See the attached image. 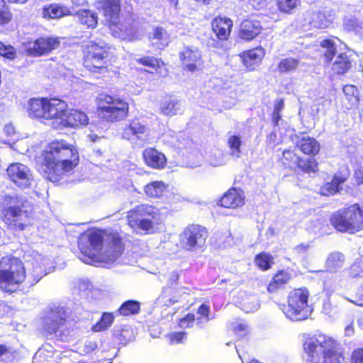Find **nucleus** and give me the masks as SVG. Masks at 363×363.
Listing matches in <instances>:
<instances>
[{"instance_id":"5fc2aeb1","label":"nucleus","mask_w":363,"mask_h":363,"mask_svg":"<svg viewBox=\"0 0 363 363\" xmlns=\"http://www.w3.org/2000/svg\"><path fill=\"white\" fill-rule=\"evenodd\" d=\"M50 349H52V347L50 345H45L42 348H40L38 351L35 353L34 358L35 359H39L43 358L45 360L50 362L52 357V354L50 351H49Z\"/></svg>"},{"instance_id":"bf43d9fd","label":"nucleus","mask_w":363,"mask_h":363,"mask_svg":"<svg viewBox=\"0 0 363 363\" xmlns=\"http://www.w3.org/2000/svg\"><path fill=\"white\" fill-rule=\"evenodd\" d=\"M184 332L172 333L168 335V338L172 344H177L183 342L185 338Z\"/></svg>"},{"instance_id":"7c9ffc66","label":"nucleus","mask_w":363,"mask_h":363,"mask_svg":"<svg viewBox=\"0 0 363 363\" xmlns=\"http://www.w3.org/2000/svg\"><path fill=\"white\" fill-rule=\"evenodd\" d=\"M150 40L152 45H155L157 48L162 49L167 46L169 42V36L167 31L162 27H157L154 29Z\"/></svg>"},{"instance_id":"f8f14e48","label":"nucleus","mask_w":363,"mask_h":363,"mask_svg":"<svg viewBox=\"0 0 363 363\" xmlns=\"http://www.w3.org/2000/svg\"><path fill=\"white\" fill-rule=\"evenodd\" d=\"M207 236L208 233L205 228L199 225H191L181 234L180 240L186 250H195L205 245Z\"/></svg>"},{"instance_id":"6e6d98bb","label":"nucleus","mask_w":363,"mask_h":363,"mask_svg":"<svg viewBox=\"0 0 363 363\" xmlns=\"http://www.w3.org/2000/svg\"><path fill=\"white\" fill-rule=\"evenodd\" d=\"M0 55L9 60H13L16 57V50L12 46L0 42Z\"/></svg>"},{"instance_id":"6e6552de","label":"nucleus","mask_w":363,"mask_h":363,"mask_svg":"<svg viewBox=\"0 0 363 363\" xmlns=\"http://www.w3.org/2000/svg\"><path fill=\"white\" fill-rule=\"evenodd\" d=\"M96 110L100 118L108 122H117L125 118L129 105L123 99L101 94L97 98Z\"/></svg>"},{"instance_id":"f03ea898","label":"nucleus","mask_w":363,"mask_h":363,"mask_svg":"<svg viewBox=\"0 0 363 363\" xmlns=\"http://www.w3.org/2000/svg\"><path fill=\"white\" fill-rule=\"evenodd\" d=\"M42 158L44 177L52 182L64 179L78 163L77 151L65 140L49 143L42 152Z\"/></svg>"},{"instance_id":"f704fd0d","label":"nucleus","mask_w":363,"mask_h":363,"mask_svg":"<svg viewBox=\"0 0 363 363\" xmlns=\"http://www.w3.org/2000/svg\"><path fill=\"white\" fill-rule=\"evenodd\" d=\"M181 104L178 101L170 99L163 101L160 105V111L163 115L172 116L177 114L180 111Z\"/></svg>"},{"instance_id":"58836bf2","label":"nucleus","mask_w":363,"mask_h":363,"mask_svg":"<svg viewBox=\"0 0 363 363\" xmlns=\"http://www.w3.org/2000/svg\"><path fill=\"white\" fill-rule=\"evenodd\" d=\"M299 157L291 150H284L282 153L281 162L284 166L289 168H294L297 166Z\"/></svg>"},{"instance_id":"20e7f679","label":"nucleus","mask_w":363,"mask_h":363,"mask_svg":"<svg viewBox=\"0 0 363 363\" xmlns=\"http://www.w3.org/2000/svg\"><path fill=\"white\" fill-rule=\"evenodd\" d=\"M308 363H343L338 345L331 337L317 334L307 337L303 343Z\"/></svg>"},{"instance_id":"052dcab7","label":"nucleus","mask_w":363,"mask_h":363,"mask_svg":"<svg viewBox=\"0 0 363 363\" xmlns=\"http://www.w3.org/2000/svg\"><path fill=\"white\" fill-rule=\"evenodd\" d=\"M359 26V22L355 18H346L344 20V27L346 30H354Z\"/></svg>"},{"instance_id":"4d7b16f0","label":"nucleus","mask_w":363,"mask_h":363,"mask_svg":"<svg viewBox=\"0 0 363 363\" xmlns=\"http://www.w3.org/2000/svg\"><path fill=\"white\" fill-rule=\"evenodd\" d=\"M343 91L345 94L348 96L350 100L354 99L355 101H357L358 90L355 86L350 84L345 85L343 87Z\"/></svg>"},{"instance_id":"864d4df0","label":"nucleus","mask_w":363,"mask_h":363,"mask_svg":"<svg viewBox=\"0 0 363 363\" xmlns=\"http://www.w3.org/2000/svg\"><path fill=\"white\" fill-rule=\"evenodd\" d=\"M210 308L206 304H202L199 306L197 311V314L199 315L198 318V324L207 323L209 319Z\"/></svg>"},{"instance_id":"412c9836","label":"nucleus","mask_w":363,"mask_h":363,"mask_svg":"<svg viewBox=\"0 0 363 363\" xmlns=\"http://www.w3.org/2000/svg\"><path fill=\"white\" fill-rule=\"evenodd\" d=\"M89 123L87 115L81 111L72 109L67 111L62 127H79L86 125Z\"/></svg>"},{"instance_id":"0e129e2a","label":"nucleus","mask_w":363,"mask_h":363,"mask_svg":"<svg viewBox=\"0 0 363 363\" xmlns=\"http://www.w3.org/2000/svg\"><path fill=\"white\" fill-rule=\"evenodd\" d=\"M247 325L244 323H235L233 327L234 331L240 334V336H242L245 334L247 330Z\"/></svg>"},{"instance_id":"3c124183","label":"nucleus","mask_w":363,"mask_h":363,"mask_svg":"<svg viewBox=\"0 0 363 363\" xmlns=\"http://www.w3.org/2000/svg\"><path fill=\"white\" fill-rule=\"evenodd\" d=\"M176 302L172 299L167 291H162L156 300V304L159 306H170Z\"/></svg>"},{"instance_id":"a878e982","label":"nucleus","mask_w":363,"mask_h":363,"mask_svg":"<svg viewBox=\"0 0 363 363\" xmlns=\"http://www.w3.org/2000/svg\"><path fill=\"white\" fill-rule=\"evenodd\" d=\"M46 98H33L28 102L27 112L31 118H45Z\"/></svg>"},{"instance_id":"a19ab883","label":"nucleus","mask_w":363,"mask_h":363,"mask_svg":"<svg viewBox=\"0 0 363 363\" xmlns=\"http://www.w3.org/2000/svg\"><path fill=\"white\" fill-rule=\"evenodd\" d=\"M140 310V303L136 301H127L122 304L119 311L121 315H128L138 313Z\"/></svg>"},{"instance_id":"680f3d73","label":"nucleus","mask_w":363,"mask_h":363,"mask_svg":"<svg viewBox=\"0 0 363 363\" xmlns=\"http://www.w3.org/2000/svg\"><path fill=\"white\" fill-rule=\"evenodd\" d=\"M351 363H363V348H359L352 352Z\"/></svg>"},{"instance_id":"a211bd4d","label":"nucleus","mask_w":363,"mask_h":363,"mask_svg":"<svg viewBox=\"0 0 363 363\" xmlns=\"http://www.w3.org/2000/svg\"><path fill=\"white\" fill-rule=\"evenodd\" d=\"M244 192L240 189H230L221 198L220 205L228 208H238L245 204Z\"/></svg>"},{"instance_id":"de8ad7c7","label":"nucleus","mask_w":363,"mask_h":363,"mask_svg":"<svg viewBox=\"0 0 363 363\" xmlns=\"http://www.w3.org/2000/svg\"><path fill=\"white\" fill-rule=\"evenodd\" d=\"M300 4V0H278V6L281 11L290 13Z\"/></svg>"},{"instance_id":"4be33fe9","label":"nucleus","mask_w":363,"mask_h":363,"mask_svg":"<svg viewBox=\"0 0 363 363\" xmlns=\"http://www.w3.org/2000/svg\"><path fill=\"white\" fill-rule=\"evenodd\" d=\"M65 321L63 313L52 311L44 319V329L48 334L56 333L63 325Z\"/></svg>"},{"instance_id":"423d86ee","label":"nucleus","mask_w":363,"mask_h":363,"mask_svg":"<svg viewBox=\"0 0 363 363\" xmlns=\"http://www.w3.org/2000/svg\"><path fill=\"white\" fill-rule=\"evenodd\" d=\"M26 277L25 267L16 257H3L0 260V289L13 292Z\"/></svg>"},{"instance_id":"72a5a7b5","label":"nucleus","mask_w":363,"mask_h":363,"mask_svg":"<svg viewBox=\"0 0 363 363\" xmlns=\"http://www.w3.org/2000/svg\"><path fill=\"white\" fill-rule=\"evenodd\" d=\"M80 23L87 28H94L97 25L98 18L96 15L90 10H82L77 13Z\"/></svg>"},{"instance_id":"79ce46f5","label":"nucleus","mask_w":363,"mask_h":363,"mask_svg":"<svg viewBox=\"0 0 363 363\" xmlns=\"http://www.w3.org/2000/svg\"><path fill=\"white\" fill-rule=\"evenodd\" d=\"M255 263L262 270H267L273 264V257L268 253L262 252L256 257Z\"/></svg>"},{"instance_id":"6ab92c4d","label":"nucleus","mask_w":363,"mask_h":363,"mask_svg":"<svg viewBox=\"0 0 363 363\" xmlns=\"http://www.w3.org/2000/svg\"><path fill=\"white\" fill-rule=\"evenodd\" d=\"M262 27L259 21L247 19L240 25V37L245 40H251L257 37L262 31Z\"/></svg>"},{"instance_id":"b1692460","label":"nucleus","mask_w":363,"mask_h":363,"mask_svg":"<svg viewBox=\"0 0 363 363\" xmlns=\"http://www.w3.org/2000/svg\"><path fill=\"white\" fill-rule=\"evenodd\" d=\"M233 21L230 18H216L212 21V29L220 40H226L231 31Z\"/></svg>"},{"instance_id":"393cba45","label":"nucleus","mask_w":363,"mask_h":363,"mask_svg":"<svg viewBox=\"0 0 363 363\" xmlns=\"http://www.w3.org/2000/svg\"><path fill=\"white\" fill-rule=\"evenodd\" d=\"M147 128L139 119L133 120L130 124L124 128L122 135L123 138L132 140L134 137L142 138L146 135Z\"/></svg>"},{"instance_id":"4468645a","label":"nucleus","mask_w":363,"mask_h":363,"mask_svg":"<svg viewBox=\"0 0 363 363\" xmlns=\"http://www.w3.org/2000/svg\"><path fill=\"white\" fill-rule=\"evenodd\" d=\"M67 110L65 101L56 98L46 99L45 120H52V126L55 128L62 127Z\"/></svg>"},{"instance_id":"603ef678","label":"nucleus","mask_w":363,"mask_h":363,"mask_svg":"<svg viewBox=\"0 0 363 363\" xmlns=\"http://www.w3.org/2000/svg\"><path fill=\"white\" fill-rule=\"evenodd\" d=\"M349 276L352 278L363 277V261L353 264L348 269Z\"/></svg>"},{"instance_id":"1a4fd4ad","label":"nucleus","mask_w":363,"mask_h":363,"mask_svg":"<svg viewBox=\"0 0 363 363\" xmlns=\"http://www.w3.org/2000/svg\"><path fill=\"white\" fill-rule=\"evenodd\" d=\"M309 293L306 289H298L290 293L287 306L282 311L286 318L294 321H301L308 318L312 309L308 305Z\"/></svg>"},{"instance_id":"39448f33","label":"nucleus","mask_w":363,"mask_h":363,"mask_svg":"<svg viewBox=\"0 0 363 363\" xmlns=\"http://www.w3.org/2000/svg\"><path fill=\"white\" fill-rule=\"evenodd\" d=\"M33 208L23 197L5 194L0 199V216L12 228L23 230L30 223Z\"/></svg>"},{"instance_id":"a18cd8bd","label":"nucleus","mask_w":363,"mask_h":363,"mask_svg":"<svg viewBox=\"0 0 363 363\" xmlns=\"http://www.w3.org/2000/svg\"><path fill=\"white\" fill-rule=\"evenodd\" d=\"M305 172H315L318 170V164L314 159H298L297 166Z\"/></svg>"},{"instance_id":"9d476101","label":"nucleus","mask_w":363,"mask_h":363,"mask_svg":"<svg viewBox=\"0 0 363 363\" xmlns=\"http://www.w3.org/2000/svg\"><path fill=\"white\" fill-rule=\"evenodd\" d=\"M161 220V213L156 207L141 204L128 212V224L132 228H140L148 231Z\"/></svg>"},{"instance_id":"f257e3e1","label":"nucleus","mask_w":363,"mask_h":363,"mask_svg":"<svg viewBox=\"0 0 363 363\" xmlns=\"http://www.w3.org/2000/svg\"><path fill=\"white\" fill-rule=\"evenodd\" d=\"M79 247L84 256L80 259L87 264H113L124 250L117 233L103 230H94L83 235Z\"/></svg>"},{"instance_id":"bb28decb","label":"nucleus","mask_w":363,"mask_h":363,"mask_svg":"<svg viewBox=\"0 0 363 363\" xmlns=\"http://www.w3.org/2000/svg\"><path fill=\"white\" fill-rule=\"evenodd\" d=\"M347 179V174L342 172L337 173L334 175L330 182L325 183L320 189V194L323 196L333 195L339 191L340 186L343 184Z\"/></svg>"},{"instance_id":"7ed1b4c3","label":"nucleus","mask_w":363,"mask_h":363,"mask_svg":"<svg viewBox=\"0 0 363 363\" xmlns=\"http://www.w3.org/2000/svg\"><path fill=\"white\" fill-rule=\"evenodd\" d=\"M99 9L104 12L106 23L113 35L123 40H140L147 30V24L131 18L119 21V0H104L99 2Z\"/></svg>"},{"instance_id":"338daca9","label":"nucleus","mask_w":363,"mask_h":363,"mask_svg":"<svg viewBox=\"0 0 363 363\" xmlns=\"http://www.w3.org/2000/svg\"><path fill=\"white\" fill-rule=\"evenodd\" d=\"M84 347V352L87 354H89L97 348V344L94 341L88 340L85 342Z\"/></svg>"},{"instance_id":"dca6fc26","label":"nucleus","mask_w":363,"mask_h":363,"mask_svg":"<svg viewBox=\"0 0 363 363\" xmlns=\"http://www.w3.org/2000/svg\"><path fill=\"white\" fill-rule=\"evenodd\" d=\"M60 43L57 38H40L29 43L26 50L29 55L40 56L57 48Z\"/></svg>"},{"instance_id":"2eb2a0df","label":"nucleus","mask_w":363,"mask_h":363,"mask_svg":"<svg viewBox=\"0 0 363 363\" xmlns=\"http://www.w3.org/2000/svg\"><path fill=\"white\" fill-rule=\"evenodd\" d=\"M6 171L10 179L20 188L30 186L33 180L30 169L21 163L10 164Z\"/></svg>"},{"instance_id":"37998d69","label":"nucleus","mask_w":363,"mask_h":363,"mask_svg":"<svg viewBox=\"0 0 363 363\" xmlns=\"http://www.w3.org/2000/svg\"><path fill=\"white\" fill-rule=\"evenodd\" d=\"M242 309L245 313L254 312L258 310L259 304L256 296L247 297L242 301Z\"/></svg>"},{"instance_id":"c85d7f7f","label":"nucleus","mask_w":363,"mask_h":363,"mask_svg":"<svg viewBox=\"0 0 363 363\" xmlns=\"http://www.w3.org/2000/svg\"><path fill=\"white\" fill-rule=\"evenodd\" d=\"M296 146L306 155H316L320 150L319 143L313 138L303 136L296 142Z\"/></svg>"},{"instance_id":"ddd939ff","label":"nucleus","mask_w":363,"mask_h":363,"mask_svg":"<svg viewBox=\"0 0 363 363\" xmlns=\"http://www.w3.org/2000/svg\"><path fill=\"white\" fill-rule=\"evenodd\" d=\"M51 261L50 259L35 253L32 260L28 261L27 264L31 265V268H28V280L30 284L38 283L43 277L48 274L51 271Z\"/></svg>"},{"instance_id":"09e8293b","label":"nucleus","mask_w":363,"mask_h":363,"mask_svg":"<svg viewBox=\"0 0 363 363\" xmlns=\"http://www.w3.org/2000/svg\"><path fill=\"white\" fill-rule=\"evenodd\" d=\"M228 143L231 150V155L234 157H239L241 145V140L240 137L232 135L228 138Z\"/></svg>"},{"instance_id":"2f4dec72","label":"nucleus","mask_w":363,"mask_h":363,"mask_svg":"<svg viewBox=\"0 0 363 363\" xmlns=\"http://www.w3.org/2000/svg\"><path fill=\"white\" fill-rule=\"evenodd\" d=\"M167 189V185L162 181H155L144 187L146 196L151 198L161 197Z\"/></svg>"},{"instance_id":"5701e85b","label":"nucleus","mask_w":363,"mask_h":363,"mask_svg":"<svg viewBox=\"0 0 363 363\" xmlns=\"http://www.w3.org/2000/svg\"><path fill=\"white\" fill-rule=\"evenodd\" d=\"M264 50L260 47L245 52L242 55V62L249 70H254L262 62Z\"/></svg>"},{"instance_id":"9b49d317","label":"nucleus","mask_w":363,"mask_h":363,"mask_svg":"<svg viewBox=\"0 0 363 363\" xmlns=\"http://www.w3.org/2000/svg\"><path fill=\"white\" fill-rule=\"evenodd\" d=\"M108 47L101 40L90 41L86 46V54L84 58V67L89 71L96 72L98 70H106L104 59L107 57Z\"/></svg>"},{"instance_id":"49530a36","label":"nucleus","mask_w":363,"mask_h":363,"mask_svg":"<svg viewBox=\"0 0 363 363\" xmlns=\"http://www.w3.org/2000/svg\"><path fill=\"white\" fill-rule=\"evenodd\" d=\"M137 62L140 64L150 67L152 69H159L164 66L163 62L160 60L151 57H143L137 60Z\"/></svg>"},{"instance_id":"c9c22d12","label":"nucleus","mask_w":363,"mask_h":363,"mask_svg":"<svg viewBox=\"0 0 363 363\" xmlns=\"http://www.w3.org/2000/svg\"><path fill=\"white\" fill-rule=\"evenodd\" d=\"M290 279L291 276L289 272L280 271L274 275L273 281L268 286V290L271 292L275 291L277 288L286 284Z\"/></svg>"},{"instance_id":"473e14b6","label":"nucleus","mask_w":363,"mask_h":363,"mask_svg":"<svg viewBox=\"0 0 363 363\" xmlns=\"http://www.w3.org/2000/svg\"><path fill=\"white\" fill-rule=\"evenodd\" d=\"M345 262L344 255L338 252H332L326 261V267L328 271L335 272L342 268Z\"/></svg>"},{"instance_id":"13d9d810","label":"nucleus","mask_w":363,"mask_h":363,"mask_svg":"<svg viewBox=\"0 0 363 363\" xmlns=\"http://www.w3.org/2000/svg\"><path fill=\"white\" fill-rule=\"evenodd\" d=\"M211 165L213 167H218L225 164L224 158L222 154L219 152L212 155L209 158Z\"/></svg>"},{"instance_id":"cd10ccee","label":"nucleus","mask_w":363,"mask_h":363,"mask_svg":"<svg viewBox=\"0 0 363 363\" xmlns=\"http://www.w3.org/2000/svg\"><path fill=\"white\" fill-rule=\"evenodd\" d=\"M43 15L45 18H60L72 15V11L65 6L52 4L45 6L43 9Z\"/></svg>"},{"instance_id":"ea45409f","label":"nucleus","mask_w":363,"mask_h":363,"mask_svg":"<svg viewBox=\"0 0 363 363\" xmlns=\"http://www.w3.org/2000/svg\"><path fill=\"white\" fill-rule=\"evenodd\" d=\"M113 321V316L111 313H104L100 320L92 328L94 332H100L110 327Z\"/></svg>"},{"instance_id":"e2e57ef3","label":"nucleus","mask_w":363,"mask_h":363,"mask_svg":"<svg viewBox=\"0 0 363 363\" xmlns=\"http://www.w3.org/2000/svg\"><path fill=\"white\" fill-rule=\"evenodd\" d=\"M194 320L195 318L194 314H188L184 318L180 320L179 326L184 328L191 327Z\"/></svg>"},{"instance_id":"4c0bfd02","label":"nucleus","mask_w":363,"mask_h":363,"mask_svg":"<svg viewBox=\"0 0 363 363\" xmlns=\"http://www.w3.org/2000/svg\"><path fill=\"white\" fill-rule=\"evenodd\" d=\"M332 19L326 16L325 13L321 11L313 13L310 23L312 26L318 28H324L329 26Z\"/></svg>"},{"instance_id":"774afa93","label":"nucleus","mask_w":363,"mask_h":363,"mask_svg":"<svg viewBox=\"0 0 363 363\" xmlns=\"http://www.w3.org/2000/svg\"><path fill=\"white\" fill-rule=\"evenodd\" d=\"M4 131L8 136H12L15 134L16 130L14 126L9 123L4 126Z\"/></svg>"},{"instance_id":"c03bdc74","label":"nucleus","mask_w":363,"mask_h":363,"mask_svg":"<svg viewBox=\"0 0 363 363\" xmlns=\"http://www.w3.org/2000/svg\"><path fill=\"white\" fill-rule=\"evenodd\" d=\"M320 45L325 49L324 51V57L327 61H330L336 54V48L335 43L330 40H324L321 42Z\"/></svg>"},{"instance_id":"aec40b11","label":"nucleus","mask_w":363,"mask_h":363,"mask_svg":"<svg viewBox=\"0 0 363 363\" xmlns=\"http://www.w3.org/2000/svg\"><path fill=\"white\" fill-rule=\"evenodd\" d=\"M143 158L147 165L154 169H162L167 160L164 154L155 148H147L143 151Z\"/></svg>"},{"instance_id":"f3484780","label":"nucleus","mask_w":363,"mask_h":363,"mask_svg":"<svg viewBox=\"0 0 363 363\" xmlns=\"http://www.w3.org/2000/svg\"><path fill=\"white\" fill-rule=\"evenodd\" d=\"M184 68L190 72L196 71L201 65V54L196 48H185L180 53Z\"/></svg>"},{"instance_id":"e433bc0d","label":"nucleus","mask_w":363,"mask_h":363,"mask_svg":"<svg viewBox=\"0 0 363 363\" xmlns=\"http://www.w3.org/2000/svg\"><path fill=\"white\" fill-rule=\"evenodd\" d=\"M299 65V60L294 57H286L281 60L277 69L281 73L294 72Z\"/></svg>"},{"instance_id":"69168bd1","label":"nucleus","mask_w":363,"mask_h":363,"mask_svg":"<svg viewBox=\"0 0 363 363\" xmlns=\"http://www.w3.org/2000/svg\"><path fill=\"white\" fill-rule=\"evenodd\" d=\"M354 177L358 185L363 184V167H359L354 171Z\"/></svg>"},{"instance_id":"c756f323","label":"nucleus","mask_w":363,"mask_h":363,"mask_svg":"<svg viewBox=\"0 0 363 363\" xmlns=\"http://www.w3.org/2000/svg\"><path fill=\"white\" fill-rule=\"evenodd\" d=\"M352 67V61L346 53H340L335 60L332 65L334 74H344Z\"/></svg>"},{"instance_id":"8fccbe9b","label":"nucleus","mask_w":363,"mask_h":363,"mask_svg":"<svg viewBox=\"0 0 363 363\" xmlns=\"http://www.w3.org/2000/svg\"><path fill=\"white\" fill-rule=\"evenodd\" d=\"M15 358L14 352L6 345L0 344V362H11Z\"/></svg>"},{"instance_id":"0eeeda50","label":"nucleus","mask_w":363,"mask_h":363,"mask_svg":"<svg viewBox=\"0 0 363 363\" xmlns=\"http://www.w3.org/2000/svg\"><path fill=\"white\" fill-rule=\"evenodd\" d=\"M333 226L342 233H356L363 230V206L355 203L334 213L330 218Z\"/></svg>"}]
</instances>
